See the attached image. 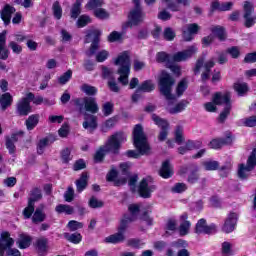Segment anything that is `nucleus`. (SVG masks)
Segmentation results:
<instances>
[{
  "label": "nucleus",
  "mask_w": 256,
  "mask_h": 256,
  "mask_svg": "<svg viewBox=\"0 0 256 256\" xmlns=\"http://www.w3.org/2000/svg\"><path fill=\"white\" fill-rule=\"evenodd\" d=\"M130 212L129 216H125L124 219L121 220V223L118 227V232L112 234L104 239L105 243H123L125 241V232L129 227V223H133V221H137V217H139V205L131 204L128 207Z\"/></svg>",
  "instance_id": "1"
},
{
  "label": "nucleus",
  "mask_w": 256,
  "mask_h": 256,
  "mask_svg": "<svg viewBox=\"0 0 256 256\" xmlns=\"http://www.w3.org/2000/svg\"><path fill=\"white\" fill-rule=\"evenodd\" d=\"M133 143L135 150H128L126 152L127 157H133L134 159L139 158V155H149L151 153V146L147 141V136L143 132V126L140 124L136 125L133 129Z\"/></svg>",
  "instance_id": "2"
},
{
  "label": "nucleus",
  "mask_w": 256,
  "mask_h": 256,
  "mask_svg": "<svg viewBox=\"0 0 256 256\" xmlns=\"http://www.w3.org/2000/svg\"><path fill=\"white\" fill-rule=\"evenodd\" d=\"M127 141V134L123 132H118L112 135L105 146L101 147L94 155V160L96 163H101L107 153H118L121 149V143Z\"/></svg>",
  "instance_id": "3"
},
{
  "label": "nucleus",
  "mask_w": 256,
  "mask_h": 256,
  "mask_svg": "<svg viewBox=\"0 0 256 256\" xmlns=\"http://www.w3.org/2000/svg\"><path fill=\"white\" fill-rule=\"evenodd\" d=\"M197 51V46L192 45L184 51L175 53L173 56L167 54L166 52H159L156 55V61L158 63H166L167 65H171V63H181V61L191 59V57L194 56Z\"/></svg>",
  "instance_id": "4"
},
{
  "label": "nucleus",
  "mask_w": 256,
  "mask_h": 256,
  "mask_svg": "<svg viewBox=\"0 0 256 256\" xmlns=\"http://www.w3.org/2000/svg\"><path fill=\"white\" fill-rule=\"evenodd\" d=\"M114 65H118V82L127 87L129 85V75L131 74V59L129 52H123L114 61Z\"/></svg>",
  "instance_id": "5"
},
{
  "label": "nucleus",
  "mask_w": 256,
  "mask_h": 256,
  "mask_svg": "<svg viewBox=\"0 0 256 256\" xmlns=\"http://www.w3.org/2000/svg\"><path fill=\"white\" fill-rule=\"evenodd\" d=\"M73 101L80 113H83V111L92 113V115L99 113V104H97V100L93 97L86 96L83 98H76Z\"/></svg>",
  "instance_id": "6"
},
{
  "label": "nucleus",
  "mask_w": 256,
  "mask_h": 256,
  "mask_svg": "<svg viewBox=\"0 0 256 256\" xmlns=\"http://www.w3.org/2000/svg\"><path fill=\"white\" fill-rule=\"evenodd\" d=\"M159 85L160 93L165 96V99H167V101H173L175 99V96L171 94L172 87L175 85L173 77H171L169 73L163 71L159 80Z\"/></svg>",
  "instance_id": "7"
},
{
  "label": "nucleus",
  "mask_w": 256,
  "mask_h": 256,
  "mask_svg": "<svg viewBox=\"0 0 256 256\" xmlns=\"http://www.w3.org/2000/svg\"><path fill=\"white\" fill-rule=\"evenodd\" d=\"M133 3L134 8L128 15V22L126 23V27H135L137 25H141V22L143 19H145V13H143V9L141 8L139 0H133Z\"/></svg>",
  "instance_id": "8"
},
{
  "label": "nucleus",
  "mask_w": 256,
  "mask_h": 256,
  "mask_svg": "<svg viewBox=\"0 0 256 256\" xmlns=\"http://www.w3.org/2000/svg\"><path fill=\"white\" fill-rule=\"evenodd\" d=\"M33 99V93H28L26 97L21 98L16 105V113L20 117H27L31 113V100Z\"/></svg>",
  "instance_id": "9"
},
{
  "label": "nucleus",
  "mask_w": 256,
  "mask_h": 256,
  "mask_svg": "<svg viewBox=\"0 0 256 256\" xmlns=\"http://www.w3.org/2000/svg\"><path fill=\"white\" fill-rule=\"evenodd\" d=\"M99 37H101V31L99 30H91L86 35L85 43H91L92 41L89 51L86 52L88 57L95 55L97 49H99Z\"/></svg>",
  "instance_id": "10"
},
{
  "label": "nucleus",
  "mask_w": 256,
  "mask_h": 256,
  "mask_svg": "<svg viewBox=\"0 0 256 256\" xmlns=\"http://www.w3.org/2000/svg\"><path fill=\"white\" fill-rule=\"evenodd\" d=\"M152 120L155 125H158L161 129L158 135V141H165L169 135V122L165 119L160 118L157 114H152Z\"/></svg>",
  "instance_id": "11"
},
{
  "label": "nucleus",
  "mask_w": 256,
  "mask_h": 256,
  "mask_svg": "<svg viewBox=\"0 0 256 256\" xmlns=\"http://www.w3.org/2000/svg\"><path fill=\"white\" fill-rule=\"evenodd\" d=\"M156 187L155 185L151 184L148 179H142V181L139 184L138 187V193L140 197H143L144 199H149L151 197V194L153 191H155Z\"/></svg>",
  "instance_id": "12"
},
{
  "label": "nucleus",
  "mask_w": 256,
  "mask_h": 256,
  "mask_svg": "<svg viewBox=\"0 0 256 256\" xmlns=\"http://www.w3.org/2000/svg\"><path fill=\"white\" fill-rule=\"evenodd\" d=\"M195 233L211 235L213 233H217V226H215V224L207 225V221L205 219H200L196 224Z\"/></svg>",
  "instance_id": "13"
},
{
  "label": "nucleus",
  "mask_w": 256,
  "mask_h": 256,
  "mask_svg": "<svg viewBox=\"0 0 256 256\" xmlns=\"http://www.w3.org/2000/svg\"><path fill=\"white\" fill-rule=\"evenodd\" d=\"M212 101L215 105H225V107H231V93L217 92L213 95Z\"/></svg>",
  "instance_id": "14"
},
{
  "label": "nucleus",
  "mask_w": 256,
  "mask_h": 256,
  "mask_svg": "<svg viewBox=\"0 0 256 256\" xmlns=\"http://www.w3.org/2000/svg\"><path fill=\"white\" fill-rule=\"evenodd\" d=\"M251 13H253V4L246 1L244 3L245 27H253V25L256 23V17L251 16Z\"/></svg>",
  "instance_id": "15"
},
{
  "label": "nucleus",
  "mask_w": 256,
  "mask_h": 256,
  "mask_svg": "<svg viewBox=\"0 0 256 256\" xmlns=\"http://www.w3.org/2000/svg\"><path fill=\"white\" fill-rule=\"evenodd\" d=\"M238 217L239 215H237V213L231 212L226 218L222 231H224V233H232V231H235Z\"/></svg>",
  "instance_id": "16"
},
{
  "label": "nucleus",
  "mask_w": 256,
  "mask_h": 256,
  "mask_svg": "<svg viewBox=\"0 0 256 256\" xmlns=\"http://www.w3.org/2000/svg\"><path fill=\"white\" fill-rule=\"evenodd\" d=\"M198 31H199V25L195 23L185 25L182 28L183 39L186 41H192L193 35H196Z\"/></svg>",
  "instance_id": "17"
},
{
  "label": "nucleus",
  "mask_w": 256,
  "mask_h": 256,
  "mask_svg": "<svg viewBox=\"0 0 256 256\" xmlns=\"http://www.w3.org/2000/svg\"><path fill=\"white\" fill-rule=\"evenodd\" d=\"M6 45L7 32L4 30L0 33V59H2V61H7V59H9V49H7Z\"/></svg>",
  "instance_id": "18"
},
{
  "label": "nucleus",
  "mask_w": 256,
  "mask_h": 256,
  "mask_svg": "<svg viewBox=\"0 0 256 256\" xmlns=\"http://www.w3.org/2000/svg\"><path fill=\"white\" fill-rule=\"evenodd\" d=\"M83 127L89 130L90 133H93L97 129V118L94 115L85 114Z\"/></svg>",
  "instance_id": "19"
},
{
  "label": "nucleus",
  "mask_w": 256,
  "mask_h": 256,
  "mask_svg": "<svg viewBox=\"0 0 256 256\" xmlns=\"http://www.w3.org/2000/svg\"><path fill=\"white\" fill-rule=\"evenodd\" d=\"M15 245V240L11 238V234L9 232H2L1 238H0V247L3 249H11Z\"/></svg>",
  "instance_id": "20"
},
{
  "label": "nucleus",
  "mask_w": 256,
  "mask_h": 256,
  "mask_svg": "<svg viewBox=\"0 0 256 256\" xmlns=\"http://www.w3.org/2000/svg\"><path fill=\"white\" fill-rule=\"evenodd\" d=\"M162 3H166V6L170 11H181V6L179 5H184L187 6L189 5V0H177V2H173L171 0H162Z\"/></svg>",
  "instance_id": "21"
},
{
  "label": "nucleus",
  "mask_w": 256,
  "mask_h": 256,
  "mask_svg": "<svg viewBox=\"0 0 256 256\" xmlns=\"http://www.w3.org/2000/svg\"><path fill=\"white\" fill-rule=\"evenodd\" d=\"M48 245H49V239L45 237H41L36 240V249L39 255H45V253H47V250L49 249Z\"/></svg>",
  "instance_id": "22"
},
{
  "label": "nucleus",
  "mask_w": 256,
  "mask_h": 256,
  "mask_svg": "<svg viewBox=\"0 0 256 256\" xmlns=\"http://www.w3.org/2000/svg\"><path fill=\"white\" fill-rule=\"evenodd\" d=\"M15 13V8L10 5H6L1 12V19L4 21L5 25L11 23V15Z\"/></svg>",
  "instance_id": "23"
},
{
  "label": "nucleus",
  "mask_w": 256,
  "mask_h": 256,
  "mask_svg": "<svg viewBox=\"0 0 256 256\" xmlns=\"http://www.w3.org/2000/svg\"><path fill=\"white\" fill-rule=\"evenodd\" d=\"M31 241H33L31 236L27 234H20L16 243L19 249H27L28 247L31 246Z\"/></svg>",
  "instance_id": "24"
},
{
  "label": "nucleus",
  "mask_w": 256,
  "mask_h": 256,
  "mask_svg": "<svg viewBox=\"0 0 256 256\" xmlns=\"http://www.w3.org/2000/svg\"><path fill=\"white\" fill-rule=\"evenodd\" d=\"M13 105V96L11 93L6 92L0 96V107L3 111L7 109V107H11Z\"/></svg>",
  "instance_id": "25"
},
{
  "label": "nucleus",
  "mask_w": 256,
  "mask_h": 256,
  "mask_svg": "<svg viewBox=\"0 0 256 256\" xmlns=\"http://www.w3.org/2000/svg\"><path fill=\"white\" fill-rule=\"evenodd\" d=\"M27 131H33L39 125V115L32 114L25 121Z\"/></svg>",
  "instance_id": "26"
},
{
  "label": "nucleus",
  "mask_w": 256,
  "mask_h": 256,
  "mask_svg": "<svg viewBox=\"0 0 256 256\" xmlns=\"http://www.w3.org/2000/svg\"><path fill=\"white\" fill-rule=\"evenodd\" d=\"M191 171L188 175L187 181L188 183H191V185L197 183L199 181V166L196 164H192L191 166Z\"/></svg>",
  "instance_id": "27"
},
{
  "label": "nucleus",
  "mask_w": 256,
  "mask_h": 256,
  "mask_svg": "<svg viewBox=\"0 0 256 256\" xmlns=\"http://www.w3.org/2000/svg\"><path fill=\"white\" fill-rule=\"evenodd\" d=\"M43 209H45V206L41 204L40 207L35 210L32 217L33 223H43V221H45L47 216L43 213Z\"/></svg>",
  "instance_id": "28"
},
{
  "label": "nucleus",
  "mask_w": 256,
  "mask_h": 256,
  "mask_svg": "<svg viewBox=\"0 0 256 256\" xmlns=\"http://www.w3.org/2000/svg\"><path fill=\"white\" fill-rule=\"evenodd\" d=\"M160 177H163V179H169V177L173 176V169L171 168V164H169V161H165L162 164V168L160 169Z\"/></svg>",
  "instance_id": "29"
},
{
  "label": "nucleus",
  "mask_w": 256,
  "mask_h": 256,
  "mask_svg": "<svg viewBox=\"0 0 256 256\" xmlns=\"http://www.w3.org/2000/svg\"><path fill=\"white\" fill-rule=\"evenodd\" d=\"M87 181H89V175L87 172H83L80 179L76 181L78 193H81V191H84L87 188Z\"/></svg>",
  "instance_id": "30"
},
{
  "label": "nucleus",
  "mask_w": 256,
  "mask_h": 256,
  "mask_svg": "<svg viewBox=\"0 0 256 256\" xmlns=\"http://www.w3.org/2000/svg\"><path fill=\"white\" fill-rule=\"evenodd\" d=\"M43 199V194H41V189L33 188L29 193L28 203L35 205L36 201H41Z\"/></svg>",
  "instance_id": "31"
},
{
  "label": "nucleus",
  "mask_w": 256,
  "mask_h": 256,
  "mask_svg": "<svg viewBox=\"0 0 256 256\" xmlns=\"http://www.w3.org/2000/svg\"><path fill=\"white\" fill-rule=\"evenodd\" d=\"M131 165L129 163L124 162L120 164V170L122 172V175H125L126 177L122 178L121 180H118L117 185H125L127 183V177H129V168Z\"/></svg>",
  "instance_id": "32"
},
{
  "label": "nucleus",
  "mask_w": 256,
  "mask_h": 256,
  "mask_svg": "<svg viewBox=\"0 0 256 256\" xmlns=\"http://www.w3.org/2000/svg\"><path fill=\"white\" fill-rule=\"evenodd\" d=\"M55 211L56 213H65V215H73V213H75L73 206L67 204L57 205Z\"/></svg>",
  "instance_id": "33"
},
{
  "label": "nucleus",
  "mask_w": 256,
  "mask_h": 256,
  "mask_svg": "<svg viewBox=\"0 0 256 256\" xmlns=\"http://www.w3.org/2000/svg\"><path fill=\"white\" fill-rule=\"evenodd\" d=\"M64 237L65 239H67V241H70V243H74L75 245L81 243L83 239V236H81L80 233H73V234L64 233Z\"/></svg>",
  "instance_id": "34"
},
{
  "label": "nucleus",
  "mask_w": 256,
  "mask_h": 256,
  "mask_svg": "<svg viewBox=\"0 0 256 256\" xmlns=\"http://www.w3.org/2000/svg\"><path fill=\"white\" fill-rule=\"evenodd\" d=\"M155 90V85L151 80L144 81L139 87L138 91H143V93H151V91Z\"/></svg>",
  "instance_id": "35"
},
{
  "label": "nucleus",
  "mask_w": 256,
  "mask_h": 256,
  "mask_svg": "<svg viewBox=\"0 0 256 256\" xmlns=\"http://www.w3.org/2000/svg\"><path fill=\"white\" fill-rule=\"evenodd\" d=\"M212 33L218 37L220 41H225L227 39V34L225 33V28L221 26H215L211 29Z\"/></svg>",
  "instance_id": "36"
},
{
  "label": "nucleus",
  "mask_w": 256,
  "mask_h": 256,
  "mask_svg": "<svg viewBox=\"0 0 256 256\" xmlns=\"http://www.w3.org/2000/svg\"><path fill=\"white\" fill-rule=\"evenodd\" d=\"M202 166L205 171H217L219 169V163L215 160H207L202 162Z\"/></svg>",
  "instance_id": "37"
},
{
  "label": "nucleus",
  "mask_w": 256,
  "mask_h": 256,
  "mask_svg": "<svg viewBox=\"0 0 256 256\" xmlns=\"http://www.w3.org/2000/svg\"><path fill=\"white\" fill-rule=\"evenodd\" d=\"M213 67H215L214 60H210L205 63V65H204L205 71L202 73V81H207V79H209V73H210L211 69H213Z\"/></svg>",
  "instance_id": "38"
},
{
  "label": "nucleus",
  "mask_w": 256,
  "mask_h": 256,
  "mask_svg": "<svg viewBox=\"0 0 256 256\" xmlns=\"http://www.w3.org/2000/svg\"><path fill=\"white\" fill-rule=\"evenodd\" d=\"M73 77V71L68 70L67 72H65L64 74H62L59 78H58V83L60 85H67V83H69V81H71V78Z\"/></svg>",
  "instance_id": "39"
},
{
  "label": "nucleus",
  "mask_w": 256,
  "mask_h": 256,
  "mask_svg": "<svg viewBox=\"0 0 256 256\" xmlns=\"http://www.w3.org/2000/svg\"><path fill=\"white\" fill-rule=\"evenodd\" d=\"M52 11L55 19H61V17H63V8H61L59 2L56 1L53 3Z\"/></svg>",
  "instance_id": "40"
},
{
  "label": "nucleus",
  "mask_w": 256,
  "mask_h": 256,
  "mask_svg": "<svg viewBox=\"0 0 256 256\" xmlns=\"http://www.w3.org/2000/svg\"><path fill=\"white\" fill-rule=\"evenodd\" d=\"M187 86H188V82L187 79H182L176 88V93L178 95V97H181V95H183V93H185V91L187 90Z\"/></svg>",
  "instance_id": "41"
},
{
  "label": "nucleus",
  "mask_w": 256,
  "mask_h": 256,
  "mask_svg": "<svg viewBox=\"0 0 256 256\" xmlns=\"http://www.w3.org/2000/svg\"><path fill=\"white\" fill-rule=\"evenodd\" d=\"M81 91L89 96L97 95V88L88 84L82 85Z\"/></svg>",
  "instance_id": "42"
},
{
  "label": "nucleus",
  "mask_w": 256,
  "mask_h": 256,
  "mask_svg": "<svg viewBox=\"0 0 256 256\" xmlns=\"http://www.w3.org/2000/svg\"><path fill=\"white\" fill-rule=\"evenodd\" d=\"M79 15H81V2L76 1L71 9V18L77 19V17H79Z\"/></svg>",
  "instance_id": "43"
},
{
  "label": "nucleus",
  "mask_w": 256,
  "mask_h": 256,
  "mask_svg": "<svg viewBox=\"0 0 256 256\" xmlns=\"http://www.w3.org/2000/svg\"><path fill=\"white\" fill-rule=\"evenodd\" d=\"M88 205L92 209H99V208L103 207L104 203H103V201L97 199V197L92 196L88 202Z\"/></svg>",
  "instance_id": "44"
},
{
  "label": "nucleus",
  "mask_w": 256,
  "mask_h": 256,
  "mask_svg": "<svg viewBox=\"0 0 256 256\" xmlns=\"http://www.w3.org/2000/svg\"><path fill=\"white\" fill-rule=\"evenodd\" d=\"M235 91H237L238 95L243 96L247 91H249V87H247V83H236L234 85Z\"/></svg>",
  "instance_id": "45"
},
{
  "label": "nucleus",
  "mask_w": 256,
  "mask_h": 256,
  "mask_svg": "<svg viewBox=\"0 0 256 256\" xmlns=\"http://www.w3.org/2000/svg\"><path fill=\"white\" fill-rule=\"evenodd\" d=\"M185 141V138L183 137V127L177 126L175 130V142L178 145H181Z\"/></svg>",
  "instance_id": "46"
},
{
  "label": "nucleus",
  "mask_w": 256,
  "mask_h": 256,
  "mask_svg": "<svg viewBox=\"0 0 256 256\" xmlns=\"http://www.w3.org/2000/svg\"><path fill=\"white\" fill-rule=\"evenodd\" d=\"M35 212V204L28 202V206L23 210L25 219H31V215Z\"/></svg>",
  "instance_id": "47"
},
{
  "label": "nucleus",
  "mask_w": 256,
  "mask_h": 256,
  "mask_svg": "<svg viewBox=\"0 0 256 256\" xmlns=\"http://www.w3.org/2000/svg\"><path fill=\"white\" fill-rule=\"evenodd\" d=\"M60 155L62 163H69L71 161V148H64Z\"/></svg>",
  "instance_id": "48"
},
{
  "label": "nucleus",
  "mask_w": 256,
  "mask_h": 256,
  "mask_svg": "<svg viewBox=\"0 0 256 256\" xmlns=\"http://www.w3.org/2000/svg\"><path fill=\"white\" fill-rule=\"evenodd\" d=\"M94 15L97 17V19H109V12L103 8L94 10Z\"/></svg>",
  "instance_id": "49"
},
{
  "label": "nucleus",
  "mask_w": 256,
  "mask_h": 256,
  "mask_svg": "<svg viewBox=\"0 0 256 256\" xmlns=\"http://www.w3.org/2000/svg\"><path fill=\"white\" fill-rule=\"evenodd\" d=\"M189 229H191V222L184 220L179 228L180 231V235L184 236L187 235V233H189Z\"/></svg>",
  "instance_id": "50"
},
{
  "label": "nucleus",
  "mask_w": 256,
  "mask_h": 256,
  "mask_svg": "<svg viewBox=\"0 0 256 256\" xmlns=\"http://www.w3.org/2000/svg\"><path fill=\"white\" fill-rule=\"evenodd\" d=\"M187 107V102H180L178 103L174 108H169V113L175 114V113H181V111H184Z\"/></svg>",
  "instance_id": "51"
},
{
  "label": "nucleus",
  "mask_w": 256,
  "mask_h": 256,
  "mask_svg": "<svg viewBox=\"0 0 256 256\" xmlns=\"http://www.w3.org/2000/svg\"><path fill=\"white\" fill-rule=\"evenodd\" d=\"M67 227L69 231H77L78 229H83V223L71 220L68 222Z\"/></svg>",
  "instance_id": "52"
},
{
  "label": "nucleus",
  "mask_w": 256,
  "mask_h": 256,
  "mask_svg": "<svg viewBox=\"0 0 256 256\" xmlns=\"http://www.w3.org/2000/svg\"><path fill=\"white\" fill-rule=\"evenodd\" d=\"M103 6V0H89L86 7L87 9H99V7Z\"/></svg>",
  "instance_id": "53"
},
{
  "label": "nucleus",
  "mask_w": 256,
  "mask_h": 256,
  "mask_svg": "<svg viewBox=\"0 0 256 256\" xmlns=\"http://www.w3.org/2000/svg\"><path fill=\"white\" fill-rule=\"evenodd\" d=\"M8 47H10V49H12L13 53H15L16 55H20V53H22L23 51V47H21V45H19L15 41H10Z\"/></svg>",
  "instance_id": "54"
},
{
  "label": "nucleus",
  "mask_w": 256,
  "mask_h": 256,
  "mask_svg": "<svg viewBox=\"0 0 256 256\" xmlns=\"http://www.w3.org/2000/svg\"><path fill=\"white\" fill-rule=\"evenodd\" d=\"M187 189V184L185 183H176L172 188V193H184V191Z\"/></svg>",
  "instance_id": "55"
},
{
  "label": "nucleus",
  "mask_w": 256,
  "mask_h": 256,
  "mask_svg": "<svg viewBox=\"0 0 256 256\" xmlns=\"http://www.w3.org/2000/svg\"><path fill=\"white\" fill-rule=\"evenodd\" d=\"M102 111L105 115V117H109V115H111L113 113V103L111 102H106L103 106H102Z\"/></svg>",
  "instance_id": "56"
},
{
  "label": "nucleus",
  "mask_w": 256,
  "mask_h": 256,
  "mask_svg": "<svg viewBox=\"0 0 256 256\" xmlns=\"http://www.w3.org/2000/svg\"><path fill=\"white\" fill-rule=\"evenodd\" d=\"M89 23H91V18L87 15L80 16L77 21L78 27H85L86 25H89Z\"/></svg>",
  "instance_id": "57"
},
{
  "label": "nucleus",
  "mask_w": 256,
  "mask_h": 256,
  "mask_svg": "<svg viewBox=\"0 0 256 256\" xmlns=\"http://www.w3.org/2000/svg\"><path fill=\"white\" fill-rule=\"evenodd\" d=\"M109 57V52L107 50H102L96 54V61L98 63H103Z\"/></svg>",
  "instance_id": "58"
},
{
  "label": "nucleus",
  "mask_w": 256,
  "mask_h": 256,
  "mask_svg": "<svg viewBox=\"0 0 256 256\" xmlns=\"http://www.w3.org/2000/svg\"><path fill=\"white\" fill-rule=\"evenodd\" d=\"M225 145V140L223 139H214L210 142L211 149H221Z\"/></svg>",
  "instance_id": "59"
},
{
  "label": "nucleus",
  "mask_w": 256,
  "mask_h": 256,
  "mask_svg": "<svg viewBox=\"0 0 256 256\" xmlns=\"http://www.w3.org/2000/svg\"><path fill=\"white\" fill-rule=\"evenodd\" d=\"M117 120L115 118L108 119L102 126V131L107 132L108 129L115 127Z\"/></svg>",
  "instance_id": "60"
},
{
  "label": "nucleus",
  "mask_w": 256,
  "mask_h": 256,
  "mask_svg": "<svg viewBox=\"0 0 256 256\" xmlns=\"http://www.w3.org/2000/svg\"><path fill=\"white\" fill-rule=\"evenodd\" d=\"M243 124L245 127H256V115L245 118Z\"/></svg>",
  "instance_id": "61"
},
{
  "label": "nucleus",
  "mask_w": 256,
  "mask_h": 256,
  "mask_svg": "<svg viewBox=\"0 0 256 256\" xmlns=\"http://www.w3.org/2000/svg\"><path fill=\"white\" fill-rule=\"evenodd\" d=\"M164 39L166 41H173L175 39V31L172 28H166L164 30Z\"/></svg>",
  "instance_id": "62"
},
{
  "label": "nucleus",
  "mask_w": 256,
  "mask_h": 256,
  "mask_svg": "<svg viewBox=\"0 0 256 256\" xmlns=\"http://www.w3.org/2000/svg\"><path fill=\"white\" fill-rule=\"evenodd\" d=\"M185 146L187 147L188 150L193 151V149H200L201 142L188 140Z\"/></svg>",
  "instance_id": "63"
},
{
  "label": "nucleus",
  "mask_w": 256,
  "mask_h": 256,
  "mask_svg": "<svg viewBox=\"0 0 256 256\" xmlns=\"http://www.w3.org/2000/svg\"><path fill=\"white\" fill-rule=\"evenodd\" d=\"M231 255V243L223 242L222 243V256Z\"/></svg>",
  "instance_id": "64"
}]
</instances>
